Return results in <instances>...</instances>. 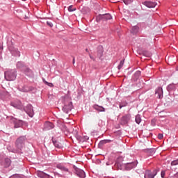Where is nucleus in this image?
Instances as JSON below:
<instances>
[{"instance_id":"obj_1","label":"nucleus","mask_w":178,"mask_h":178,"mask_svg":"<svg viewBox=\"0 0 178 178\" xmlns=\"http://www.w3.org/2000/svg\"><path fill=\"white\" fill-rule=\"evenodd\" d=\"M57 126L59 127V129H60L64 134H65V136H69L70 133H72L78 141H81V136L79 135L77 129H74L73 127L67 128V127L62 121H57Z\"/></svg>"},{"instance_id":"obj_2","label":"nucleus","mask_w":178,"mask_h":178,"mask_svg":"<svg viewBox=\"0 0 178 178\" xmlns=\"http://www.w3.org/2000/svg\"><path fill=\"white\" fill-rule=\"evenodd\" d=\"M26 143H27V137L26 136H21L17 138L15 140V147L17 149H13L11 152L17 154V152H19L24 148Z\"/></svg>"},{"instance_id":"obj_3","label":"nucleus","mask_w":178,"mask_h":178,"mask_svg":"<svg viewBox=\"0 0 178 178\" xmlns=\"http://www.w3.org/2000/svg\"><path fill=\"white\" fill-rule=\"evenodd\" d=\"M115 163L118 169H120V170H131V169H134V168L137 166L138 162L137 161H135L131 163H127L123 164L122 163H120L117 160Z\"/></svg>"},{"instance_id":"obj_4","label":"nucleus","mask_w":178,"mask_h":178,"mask_svg":"<svg viewBox=\"0 0 178 178\" xmlns=\"http://www.w3.org/2000/svg\"><path fill=\"white\" fill-rule=\"evenodd\" d=\"M4 77L7 81H13V80H16V71L11 70L5 72Z\"/></svg>"},{"instance_id":"obj_5","label":"nucleus","mask_w":178,"mask_h":178,"mask_svg":"<svg viewBox=\"0 0 178 178\" xmlns=\"http://www.w3.org/2000/svg\"><path fill=\"white\" fill-rule=\"evenodd\" d=\"M0 163L4 168H9L12 163V161L9 158H5L3 159V156L0 154Z\"/></svg>"},{"instance_id":"obj_6","label":"nucleus","mask_w":178,"mask_h":178,"mask_svg":"<svg viewBox=\"0 0 178 178\" xmlns=\"http://www.w3.org/2000/svg\"><path fill=\"white\" fill-rule=\"evenodd\" d=\"M74 170L75 171V174L79 178H86V172L83 170L82 169H80L75 165L74 166Z\"/></svg>"},{"instance_id":"obj_7","label":"nucleus","mask_w":178,"mask_h":178,"mask_svg":"<svg viewBox=\"0 0 178 178\" xmlns=\"http://www.w3.org/2000/svg\"><path fill=\"white\" fill-rule=\"evenodd\" d=\"M13 124H14V128L15 129H19V127H22V126H24V124L26 123L24 121L21 120H13Z\"/></svg>"},{"instance_id":"obj_8","label":"nucleus","mask_w":178,"mask_h":178,"mask_svg":"<svg viewBox=\"0 0 178 178\" xmlns=\"http://www.w3.org/2000/svg\"><path fill=\"white\" fill-rule=\"evenodd\" d=\"M130 119H131V115L130 114L124 115L121 119V124H127V123L130 122Z\"/></svg>"},{"instance_id":"obj_9","label":"nucleus","mask_w":178,"mask_h":178,"mask_svg":"<svg viewBox=\"0 0 178 178\" xmlns=\"http://www.w3.org/2000/svg\"><path fill=\"white\" fill-rule=\"evenodd\" d=\"M157 172L156 170H154L153 172L147 171L145 173V178H154L156 176Z\"/></svg>"},{"instance_id":"obj_10","label":"nucleus","mask_w":178,"mask_h":178,"mask_svg":"<svg viewBox=\"0 0 178 178\" xmlns=\"http://www.w3.org/2000/svg\"><path fill=\"white\" fill-rule=\"evenodd\" d=\"M100 19H103V20H111L112 16L110 14L99 15L97 17V20H99Z\"/></svg>"},{"instance_id":"obj_11","label":"nucleus","mask_w":178,"mask_h":178,"mask_svg":"<svg viewBox=\"0 0 178 178\" xmlns=\"http://www.w3.org/2000/svg\"><path fill=\"white\" fill-rule=\"evenodd\" d=\"M155 94H156V95H157V97H159V99L163 98V90L162 88L161 87H159L156 90Z\"/></svg>"},{"instance_id":"obj_12","label":"nucleus","mask_w":178,"mask_h":178,"mask_svg":"<svg viewBox=\"0 0 178 178\" xmlns=\"http://www.w3.org/2000/svg\"><path fill=\"white\" fill-rule=\"evenodd\" d=\"M57 169H59L62 172H67L69 173V168H66L63 163H58L56 165Z\"/></svg>"},{"instance_id":"obj_13","label":"nucleus","mask_w":178,"mask_h":178,"mask_svg":"<svg viewBox=\"0 0 178 178\" xmlns=\"http://www.w3.org/2000/svg\"><path fill=\"white\" fill-rule=\"evenodd\" d=\"M143 5H145L147 8H155V6H156V3L152 1H144L143 2Z\"/></svg>"},{"instance_id":"obj_14","label":"nucleus","mask_w":178,"mask_h":178,"mask_svg":"<svg viewBox=\"0 0 178 178\" xmlns=\"http://www.w3.org/2000/svg\"><path fill=\"white\" fill-rule=\"evenodd\" d=\"M37 176H38V177H40V178H51V175H49L42 171H39L37 173Z\"/></svg>"},{"instance_id":"obj_15","label":"nucleus","mask_w":178,"mask_h":178,"mask_svg":"<svg viewBox=\"0 0 178 178\" xmlns=\"http://www.w3.org/2000/svg\"><path fill=\"white\" fill-rule=\"evenodd\" d=\"M54 127V124H52L51 122H47L44 123V130H52Z\"/></svg>"},{"instance_id":"obj_16","label":"nucleus","mask_w":178,"mask_h":178,"mask_svg":"<svg viewBox=\"0 0 178 178\" xmlns=\"http://www.w3.org/2000/svg\"><path fill=\"white\" fill-rule=\"evenodd\" d=\"M104 55V47L102 46H99L97 47V56L98 58H102Z\"/></svg>"},{"instance_id":"obj_17","label":"nucleus","mask_w":178,"mask_h":178,"mask_svg":"<svg viewBox=\"0 0 178 178\" xmlns=\"http://www.w3.org/2000/svg\"><path fill=\"white\" fill-rule=\"evenodd\" d=\"M52 143L56 148H58L59 149L62 148V143H59L57 140H55V139L52 138Z\"/></svg>"},{"instance_id":"obj_18","label":"nucleus","mask_w":178,"mask_h":178,"mask_svg":"<svg viewBox=\"0 0 178 178\" xmlns=\"http://www.w3.org/2000/svg\"><path fill=\"white\" fill-rule=\"evenodd\" d=\"M156 151V150L155 149V148H150V149H145V152H147V154H148L149 155H154Z\"/></svg>"},{"instance_id":"obj_19","label":"nucleus","mask_w":178,"mask_h":178,"mask_svg":"<svg viewBox=\"0 0 178 178\" xmlns=\"http://www.w3.org/2000/svg\"><path fill=\"white\" fill-rule=\"evenodd\" d=\"M141 115L140 114H138L137 115H136L135 118V122L136 123H137V124H140L141 123Z\"/></svg>"},{"instance_id":"obj_20","label":"nucleus","mask_w":178,"mask_h":178,"mask_svg":"<svg viewBox=\"0 0 178 178\" xmlns=\"http://www.w3.org/2000/svg\"><path fill=\"white\" fill-rule=\"evenodd\" d=\"M25 112H33V106L31 104H29L24 108Z\"/></svg>"},{"instance_id":"obj_21","label":"nucleus","mask_w":178,"mask_h":178,"mask_svg":"<svg viewBox=\"0 0 178 178\" xmlns=\"http://www.w3.org/2000/svg\"><path fill=\"white\" fill-rule=\"evenodd\" d=\"M11 105L13 106H14V108H17V109H20V108L22 107V102H18V104L11 103Z\"/></svg>"},{"instance_id":"obj_22","label":"nucleus","mask_w":178,"mask_h":178,"mask_svg":"<svg viewBox=\"0 0 178 178\" xmlns=\"http://www.w3.org/2000/svg\"><path fill=\"white\" fill-rule=\"evenodd\" d=\"M94 108H95V109L98 111V112H105V108L102 106H95Z\"/></svg>"},{"instance_id":"obj_23","label":"nucleus","mask_w":178,"mask_h":178,"mask_svg":"<svg viewBox=\"0 0 178 178\" xmlns=\"http://www.w3.org/2000/svg\"><path fill=\"white\" fill-rule=\"evenodd\" d=\"M131 33H132L133 34H137V33H138V26H134L131 29Z\"/></svg>"},{"instance_id":"obj_24","label":"nucleus","mask_w":178,"mask_h":178,"mask_svg":"<svg viewBox=\"0 0 178 178\" xmlns=\"http://www.w3.org/2000/svg\"><path fill=\"white\" fill-rule=\"evenodd\" d=\"M143 56H146V58H150L151 53H149V51H143Z\"/></svg>"},{"instance_id":"obj_25","label":"nucleus","mask_w":178,"mask_h":178,"mask_svg":"<svg viewBox=\"0 0 178 178\" xmlns=\"http://www.w3.org/2000/svg\"><path fill=\"white\" fill-rule=\"evenodd\" d=\"M177 165H178V159L171 162V166H177Z\"/></svg>"},{"instance_id":"obj_26","label":"nucleus","mask_w":178,"mask_h":178,"mask_svg":"<svg viewBox=\"0 0 178 178\" xmlns=\"http://www.w3.org/2000/svg\"><path fill=\"white\" fill-rule=\"evenodd\" d=\"M123 65H124V60L120 61V65H118V69L120 70L121 67H123Z\"/></svg>"},{"instance_id":"obj_27","label":"nucleus","mask_w":178,"mask_h":178,"mask_svg":"<svg viewBox=\"0 0 178 178\" xmlns=\"http://www.w3.org/2000/svg\"><path fill=\"white\" fill-rule=\"evenodd\" d=\"M104 144H106V142L105 140H102L99 143V147H102Z\"/></svg>"},{"instance_id":"obj_28","label":"nucleus","mask_w":178,"mask_h":178,"mask_svg":"<svg viewBox=\"0 0 178 178\" xmlns=\"http://www.w3.org/2000/svg\"><path fill=\"white\" fill-rule=\"evenodd\" d=\"M68 10L69 12H74V10H76V8H73V6H70L68 7Z\"/></svg>"},{"instance_id":"obj_29","label":"nucleus","mask_w":178,"mask_h":178,"mask_svg":"<svg viewBox=\"0 0 178 178\" xmlns=\"http://www.w3.org/2000/svg\"><path fill=\"white\" fill-rule=\"evenodd\" d=\"M123 2L125 5H130V3H131V0H123Z\"/></svg>"},{"instance_id":"obj_30","label":"nucleus","mask_w":178,"mask_h":178,"mask_svg":"<svg viewBox=\"0 0 178 178\" xmlns=\"http://www.w3.org/2000/svg\"><path fill=\"white\" fill-rule=\"evenodd\" d=\"M54 175L55 177H62V175H60L56 172H54Z\"/></svg>"},{"instance_id":"obj_31","label":"nucleus","mask_w":178,"mask_h":178,"mask_svg":"<svg viewBox=\"0 0 178 178\" xmlns=\"http://www.w3.org/2000/svg\"><path fill=\"white\" fill-rule=\"evenodd\" d=\"M26 113L29 115V118H33V116H34V112H26Z\"/></svg>"},{"instance_id":"obj_32","label":"nucleus","mask_w":178,"mask_h":178,"mask_svg":"<svg viewBox=\"0 0 178 178\" xmlns=\"http://www.w3.org/2000/svg\"><path fill=\"white\" fill-rule=\"evenodd\" d=\"M158 138H159V140H162L163 138V134H159Z\"/></svg>"},{"instance_id":"obj_33","label":"nucleus","mask_w":178,"mask_h":178,"mask_svg":"<svg viewBox=\"0 0 178 178\" xmlns=\"http://www.w3.org/2000/svg\"><path fill=\"white\" fill-rule=\"evenodd\" d=\"M165 171L162 170L161 172V177L162 178H165Z\"/></svg>"},{"instance_id":"obj_34","label":"nucleus","mask_w":178,"mask_h":178,"mask_svg":"<svg viewBox=\"0 0 178 178\" xmlns=\"http://www.w3.org/2000/svg\"><path fill=\"white\" fill-rule=\"evenodd\" d=\"M104 140L106 141V144H108L109 143H112V140H109V139H104Z\"/></svg>"},{"instance_id":"obj_35","label":"nucleus","mask_w":178,"mask_h":178,"mask_svg":"<svg viewBox=\"0 0 178 178\" xmlns=\"http://www.w3.org/2000/svg\"><path fill=\"white\" fill-rule=\"evenodd\" d=\"M47 24H48L49 27H52L54 26V24H52V22H47Z\"/></svg>"},{"instance_id":"obj_36","label":"nucleus","mask_w":178,"mask_h":178,"mask_svg":"<svg viewBox=\"0 0 178 178\" xmlns=\"http://www.w3.org/2000/svg\"><path fill=\"white\" fill-rule=\"evenodd\" d=\"M69 106H70V108H68L67 110L68 111H72V103L69 104Z\"/></svg>"},{"instance_id":"obj_37","label":"nucleus","mask_w":178,"mask_h":178,"mask_svg":"<svg viewBox=\"0 0 178 178\" xmlns=\"http://www.w3.org/2000/svg\"><path fill=\"white\" fill-rule=\"evenodd\" d=\"M47 86H49V87H54V84L52 83H47Z\"/></svg>"},{"instance_id":"obj_38","label":"nucleus","mask_w":178,"mask_h":178,"mask_svg":"<svg viewBox=\"0 0 178 178\" xmlns=\"http://www.w3.org/2000/svg\"><path fill=\"white\" fill-rule=\"evenodd\" d=\"M152 126H155V120H152V122H151Z\"/></svg>"},{"instance_id":"obj_39","label":"nucleus","mask_w":178,"mask_h":178,"mask_svg":"<svg viewBox=\"0 0 178 178\" xmlns=\"http://www.w3.org/2000/svg\"><path fill=\"white\" fill-rule=\"evenodd\" d=\"M89 56H90V58L92 59V60H95V58L92 56H91L90 54H89Z\"/></svg>"},{"instance_id":"obj_40","label":"nucleus","mask_w":178,"mask_h":178,"mask_svg":"<svg viewBox=\"0 0 178 178\" xmlns=\"http://www.w3.org/2000/svg\"><path fill=\"white\" fill-rule=\"evenodd\" d=\"M75 62H76V60H75V58H74H74H73V61H72L73 65H74Z\"/></svg>"},{"instance_id":"obj_41","label":"nucleus","mask_w":178,"mask_h":178,"mask_svg":"<svg viewBox=\"0 0 178 178\" xmlns=\"http://www.w3.org/2000/svg\"><path fill=\"white\" fill-rule=\"evenodd\" d=\"M44 84H47L48 86L49 82H47V81H44Z\"/></svg>"},{"instance_id":"obj_42","label":"nucleus","mask_w":178,"mask_h":178,"mask_svg":"<svg viewBox=\"0 0 178 178\" xmlns=\"http://www.w3.org/2000/svg\"><path fill=\"white\" fill-rule=\"evenodd\" d=\"M159 118H165V116H162V115H159Z\"/></svg>"},{"instance_id":"obj_43","label":"nucleus","mask_w":178,"mask_h":178,"mask_svg":"<svg viewBox=\"0 0 178 178\" xmlns=\"http://www.w3.org/2000/svg\"><path fill=\"white\" fill-rule=\"evenodd\" d=\"M86 140H88V136L86 137Z\"/></svg>"},{"instance_id":"obj_44","label":"nucleus","mask_w":178,"mask_h":178,"mask_svg":"<svg viewBox=\"0 0 178 178\" xmlns=\"http://www.w3.org/2000/svg\"><path fill=\"white\" fill-rule=\"evenodd\" d=\"M86 52H88V49H86Z\"/></svg>"},{"instance_id":"obj_45","label":"nucleus","mask_w":178,"mask_h":178,"mask_svg":"<svg viewBox=\"0 0 178 178\" xmlns=\"http://www.w3.org/2000/svg\"><path fill=\"white\" fill-rule=\"evenodd\" d=\"M139 73H140V72H136V74H139Z\"/></svg>"},{"instance_id":"obj_46","label":"nucleus","mask_w":178,"mask_h":178,"mask_svg":"<svg viewBox=\"0 0 178 178\" xmlns=\"http://www.w3.org/2000/svg\"><path fill=\"white\" fill-rule=\"evenodd\" d=\"M19 65H20V63H17V66H19Z\"/></svg>"},{"instance_id":"obj_47","label":"nucleus","mask_w":178,"mask_h":178,"mask_svg":"<svg viewBox=\"0 0 178 178\" xmlns=\"http://www.w3.org/2000/svg\"><path fill=\"white\" fill-rule=\"evenodd\" d=\"M120 108H122V105H120Z\"/></svg>"},{"instance_id":"obj_48","label":"nucleus","mask_w":178,"mask_h":178,"mask_svg":"<svg viewBox=\"0 0 178 178\" xmlns=\"http://www.w3.org/2000/svg\"><path fill=\"white\" fill-rule=\"evenodd\" d=\"M177 175H178V172H177V173L175 174V176H177Z\"/></svg>"},{"instance_id":"obj_49","label":"nucleus","mask_w":178,"mask_h":178,"mask_svg":"<svg viewBox=\"0 0 178 178\" xmlns=\"http://www.w3.org/2000/svg\"><path fill=\"white\" fill-rule=\"evenodd\" d=\"M65 113L67 115V113H69L66 112Z\"/></svg>"}]
</instances>
